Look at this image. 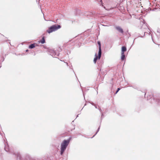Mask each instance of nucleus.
<instances>
[{
  "label": "nucleus",
  "mask_w": 160,
  "mask_h": 160,
  "mask_svg": "<svg viewBox=\"0 0 160 160\" xmlns=\"http://www.w3.org/2000/svg\"><path fill=\"white\" fill-rule=\"evenodd\" d=\"M4 150L7 152H9L10 153L15 155L17 160H35L32 158L29 155H27L21 156L20 154L18 152H15L13 151L10 149L9 148L7 141H4Z\"/></svg>",
  "instance_id": "f257e3e1"
},
{
  "label": "nucleus",
  "mask_w": 160,
  "mask_h": 160,
  "mask_svg": "<svg viewBox=\"0 0 160 160\" xmlns=\"http://www.w3.org/2000/svg\"><path fill=\"white\" fill-rule=\"evenodd\" d=\"M70 141H63L61 143L60 152L61 155H62L63 154L69 143Z\"/></svg>",
  "instance_id": "f03ea898"
},
{
  "label": "nucleus",
  "mask_w": 160,
  "mask_h": 160,
  "mask_svg": "<svg viewBox=\"0 0 160 160\" xmlns=\"http://www.w3.org/2000/svg\"><path fill=\"white\" fill-rule=\"evenodd\" d=\"M61 26L58 25H54L50 27L47 30V32L50 33L60 28Z\"/></svg>",
  "instance_id": "7ed1b4c3"
},
{
  "label": "nucleus",
  "mask_w": 160,
  "mask_h": 160,
  "mask_svg": "<svg viewBox=\"0 0 160 160\" xmlns=\"http://www.w3.org/2000/svg\"><path fill=\"white\" fill-rule=\"evenodd\" d=\"M98 44L99 46V50L98 53V59H99L101 58V47L100 42L99 41L98 42Z\"/></svg>",
  "instance_id": "20e7f679"
},
{
  "label": "nucleus",
  "mask_w": 160,
  "mask_h": 160,
  "mask_svg": "<svg viewBox=\"0 0 160 160\" xmlns=\"http://www.w3.org/2000/svg\"><path fill=\"white\" fill-rule=\"evenodd\" d=\"M116 29L119 32H121L122 33L123 32V31L122 29L119 27H117L116 28Z\"/></svg>",
  "instance_id": "39448f33"
},
{
  "label": "nucleus",
  "mask_w": 160,
  "mask_h": 160,
  "mask_svg": "<svg viewBox=\"0 0 160 160\" xmlns=\"http://www.w3.org/2000/svg\"><path fill=\"white\" fill-rule=\"evenodd\" d=\"M126 51V48L125 47H122V53H124V52Z\"/></svg>",
  "instance_id": "423d86ee"
},
{
  "label": "nucleus",
  "mask_w": 160,
  "mask_h": 160,
  "mask_svg": "<svg viewBox=\"0 0 160 160\" xmlns=\"http://www.w3.org/2000/svg\"><path fill=\"white\" fill-rule=\"evenodd\" d=\"M98 59V58L97 57V54H95V58H94V60H93V61H94V63H96V61Z\"/></svg>",
  "instance_id": "0eeeda50"
},
{
  "label": "nucleus",
  "mask_w": 160,
  "mask_h": 160,
  "mask_svg": "<svg viewBox=\"0 0 160 160\" xmlns=\"http://www.w3.org/2000/svg\"><path fill=\"white\" fill-rule=\"evenodd\" d=\"M121 54H122V55H121V59L122 60H124V59L125 58V56L124 53H122Z\"/></svg>",
  "instance_id": "6e6552de"
},
{
  "label": "nucleus",
  "mask_w": 160,
  "mask_h": 160,
  "mask_svg": "<svg viewBox=\"0 0 160 160\" xmlns=\"http://www.w3.org/2000/svg\"><path fill=\"white\" fill-rule=\"evenodd\" d=\"M35 44H32L29 46V48H32L35 47Z\"/></svg>",
  "instance_id": "1a4fd4ad"
},
{
  "label": "nucleus",
  "mask_w": 160,
  "mask_h": 160,
  "mask_svg": "<svg viewBox=\"0 0 160 160\" xmlns=\"http://www.w3.org/2000/svg\"><path fill=\"white\" fill-rule=\"evenodd\" d=\"M45 42V40L44 39V37H43L42 38V40L41 41V42L42 43H44Z\"/></svg>",
  "instance_id": "9d476101"
},
{
  "label": "nucleus",
  "mask_w": 160,
  "mask_h": 160,
  "mask_svg": "<svg viewBox=\"0 0 160 160\" xmlns=\"http://www.w3.org/2000/svg\"><path fill=\"white\" fill-rule=\"evenodd\" d=\"M120 90V88H118V89L117 91H116V93H117Z\"/></svg>",
  "instance_id": "9b49d317"
},
{
  "label": "nucleus",
  "mask_w": 160,
  "mask_h": 160,
  "mask_svg": "<svg viewBox=\"0 0 160 160\" xmlns=\"http://www.w3.org/2000/svg\"><path fill=\"white\" fill-rule=\"evenodd\" d=\"M101 1H102V0H101Z\"/></svg>",
  "instance_id": "f8f14e48"
}]
</instances>
